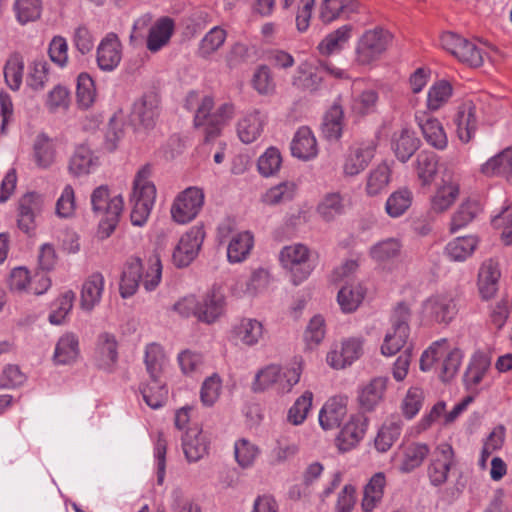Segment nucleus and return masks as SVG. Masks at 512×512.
<instances>
[{"label":"nucleus","mask_w":512,"mask_h":512,"mask_svg":"<svg viewBox=\"0 0 512 512\" xmlns=\"http://www.w3.org/2000/svg\"><path fill=\"white\" fill-rule=\"evenodd\" d=\"M143 264L139 258H133L127 262L120 280V294L123 298L131 297L139 287L140 281L146 291H153L160 283L162 265L158 255H152L148 259V270L145 276L142 274Z\"/></svg>","instance_id":"1"},{"label":"nucleus","mask_w":512,"mask_h":512,"mask_svg":"<svg viewBox=\"0 0 512 512\" xmlns=\"http://www.w3.org/2000/svg\"><path fill=\"white\" fill-rule=\"evenodd\" d=\"M92 211L103 218L99 222V235L101 238L109 237L115 230L123 211V198L121 195L110 197L109 189L101 185L91 194Z\"/></svg>","instance_id":"2"},{"label":"nucleus","mask_w":512,"mask_h":512,"mask_svg":"<svg viewBox=\"0 0 512 512\" xmlns=\"http://www.w3.org/2000/svg\"><path fill=\"white\" fill-rule=\"evenodd\" d=\"M213 106L214 101L212 97H203L194 117L195 127H203L206 142L216 138L220 134L222 127L234 116V106L230 103L222 104L214 113H211Z\"/></svg>","instance_id":"3"},{"label":"nucleus","mask_w":512,"mask_h":512,"mask_svg":"<svg viewBox=\"0 0 512 512\" xmlns=\"http://www.w3.org/2000/svg\"><path fill=\"white\" fill-rule=\"evenodd\" d=\"M447 343L446 339L435 341L423 352L420 359V369L428 371L435 361L444 357L440 372V378L443 382L450 381L456 375L463 358V353L457 348L448 351Z\"/></svg>","instance_id":"4"},{"label":"nucleus","mask_w":512,"mask_h":512,"mask_svg":"<svg viewBox=\"0 0 512 512\" xmlns=\"http://www.w3.org/2000/svg\"><path fill=\"white\" fill-rule=\"evenodd\" d=\"M410 310L404 303H399L391 317L392 326L386 333L381 353L385 356H393L404 347L409 337Z\"/></svg>","instance_id":"5"},{"label":"nucleus","mask_w":512,"mask_h":512,"mask_svg":"<svg viewBox=\"0 0 512 512\" xmlns=\"http://www.w3.org/2000/svg\"><path fill=\"white\" fill-rule=\"evenodd\" d=\"M440 40L442 47L460 62L474 68L483 64V50L475 43L453 32L443 33Z\"/></svg>","instance_id":"6"},{"label":"nucleus","mask_w":512,"mask_h":512,"mask_svg":"<svg viewBox=\"0 0 512 512\" xmlns=\"http://www.w3.org/2000/svg\"><path fill=\"white\" fill-rule=\"evenodd\" d=\"M280 261L290 271L295 285L304 281L313 269L309 262V250L302 244L284 247L280 252Z\"/></svg>","instance_id":"7"},{"label":"nucleus","mask_w":512,"mask_h":512,"mask_svg":"<svg viewBox=\"0 0 512 512\" xmlns=\"http://www.w3.org/2000/svg\"><path fill=\"white\" fill-rule=\"evenodd\" d=\"M391 39V34L382 28L366 31L356 48L357 61L363 65L370 64L387 49Z\"/></svg>","instance_id":"8"},{"label":"nucleus","mask_w":512,"mask_h":512,"mask_svg":"<svg viewBox=\"0 0 512 512\" xmlns=\"http://www.w3.org/2000/svg\"><path fill=\"white\" fill-rule=\"evenodd\" d=\"M204 194L197 187H189L182 191L174 200L171 215L175 222L186 224L192 221L201 210Z\"/></svg>","instance_id":"9"},{"label":"nucleus","mask_w":512,"mask_h":512,"mask_svg":"<svg viewBox=\"0 0 512 512\" xmlns=\"http://www.w3.org/2000/svg\"><path fill=\"white\" fill-rule=\"evenodd\" d=\"M204 237L205 232L201 227H192L185 233L173 251L172 260L175 266H188L198 255Z\"/></svg>","instance_id":"10"},{"label":"nucleus","mask_w":512,"mask_h":512,"mask_svg":"<svg viewBox=\"0 0 512 512\" xmlns=\"http://www.w3.org/2000/svg\"><path fill=\"white\" fill-rule=\"evenodd\" d=\"M423 313L430 321L447 324L457 314L455 300L449 294L433 295L424 302Z\"/></svg>","instance_id":"11"},{"label":"nucleus","mask_w":512,"mask_h":512,"mask_svg":"<svg viewBox=\"0 0 512 512\" xmlns=\"http://www.w3.org/2000/svg\"><path fill=\"white\" fill-rule=\"evenodd\" d=\"M454 465V451L450 444H439L428 467V476L434 486L442 485L448 478V472Z\"/></svg>","instance_id":"12"},{"label":"nucleus","mask_w":512,"mask_h":512,"mask_svg":"<svg viewBox=\"0 0 512 512\" xmlns=\"http://www.w3.org/2000/svg\"><path fill=\"white\" fill-rule=\"evenodd\" d=\"M364 339L349 337L342 341L340 349L332 350L327 355V363L335 369L350 366L363 354Z\"/></svg>","instance_id":"13"},{"label":"nucleus","mask_w":512,"mask_h":512,"mask_svg":"<svg viewBox=\"0 0 512 512\" xmlns=\"http://www.w3.org/2000/svg\"><path fill=\"white\" fill-rule=\"evenodd\" d=\"M122 59V45L115 33H108L99 43L96 61L102 71L115 70Z\"/></svg>","instance_id":"14"},{"label":"nucleus","mask_w":512,"mask_h":512,"mask_svg":"<svg viewBox=\"0 0 512 512\" xmlns=\"http://www.w3.org/2000/svg\"><path fill=\"white\" fill-rule=\"evenodd\" d=\"M376 152V144L373 141L361 143L351 147L345 157L343 173L353 177L366 169Z\"/></svg>","instance_id":"15"},{"label":"nucleus","mask_w":512,"mask_h":512,"mask_svg":"<svg viewBox=\"0 0 512 512\" xmlns=\"http://www.w3.org/2000/svg\"><path fill=\"white\" fill-rule=\"evenodd\" d=\"M43 207V197L36 192L23 195L18 205V227L25 233L35 228V218Z\"/></svg>","instance_id":"16"},{"label":"nucleus","mask_w":512,"mask_h":512,"mask_svg":"<svg viewBox=\"0 0 512 512\" xmlns=\"http://www.w3.org/2000/svg\"><path fill=\"white\" fill-rule=\"evenodd\" d=\"M159 116V99L154 93L143 95L133 104L132 121L145 129L154 127Z\"/></svg>","instance_id":"17"},{"label":"nucleus","mask_w":512,"mask_h":512,"mask_svg":"<svg viewBox=\"0 0 512 512\" xmlns=\"http://www.w3.org/2000/svg\"><path fill=\"white\" fill-rule=\"evenodd\" d=\"M117 346L116 337L113 334L108 332L99 334L94 353L97 367L108 372L113 371L118 360Z\"/></svg>","instance_id":"18"},{"label":"nucleus","mask_w":512,"mask_h":512,"mask_svg":"<svg viewBox=\"0 0 512 512\" xmlns=\"http://www.w3.org/2000/svg\"><path fill=\"white\" fill-rule=\"evenodd\" d=\"M347 414V398H330L319 412V423L324 430L339 428Z\"/></svg>","instance_id":"19"},{"label":"nucleus","mask_w":512,"mask_h":512,"mask_svg":"<svg viewBox=\"0 0 512 512\" xmlns=\"http://www.w3.org/2000/svg\"><path fill=\"white\" fill-rule=\"evenodd\" d=\"M209 439L198 427L189 428L182 437V448L189 462L202 459L209 449Z\"/></svg>","instance_id":"20"},{"label":"nucleus","mask_w":512,"mask_h":512,"mask_svg":"<svg viewBox=\"0 0 512 512\" xmlns=\"http://www.w3.org/2000/svg\"><path fill=\"white\" fill-rule=\"evenodd\" d=\"M156 198V187L146 186L144 192H133L131 202V222L135 226H143L151 212Z\"/></svg>","instance_id":"21"},{"label":"nucleus","mask_w":512,"mask_h":512,"mask_svg":"<svg viewBox=\"0 0 512 512\" xmlns=\"http://www.w3.org/2000/svg\"><path fill=\"white\" fill-rule=\"evenodd\" d=\"M388 378L375 377L363 385L358 392V402L364 411L371 412L382 402Z\"/></svg>","instance_id":"22"},{"label":"nucleus","mask_w":512,"mask_h":512,"mask_svg":"<svg viewBox=\"0 0 512 512\" xmlns=\"http://www.w3.org/2000/svg\"><path fill=\"white\" fill-rule=\"evenodd\" d=\"M476 107L471 101L462 103L457 110L454 123L458 138L463 143H468L477 130Z\"/></svg>","instance_id":"23"},{"label":"nucleus","mask_w":512,"mask_h":512,"mask_svg":"<svg viewBox=\"0 0 512 512\" xmlns=\"http://www.w3.org/2000/svg\"><path fill=\"white\" fill-rule=\"evenodd\" d=\"M266 124V116L258 110L244 115L237 124L239 139L246 144L257 140L263 132Z\"/></svg>","instance_id":"24"},{"label":"nucleus","mask_w":512,"mask_h":512,"mask_svg":"<svg viewBox=\"0 0 512 512\" xmlns=\"http://www.w3.org/2000/svg\"><path fill=\"white\" fill-rule=\"evenodd\" d=\"M366 426L367 420L362 415L351 416L337 437L339 449L347 451L354 447L363 438Z\"/></svg>","instance_id":"25"},{"label":"nucleus","mask_w":512,"mask_h":512,"mask_svg":"<svg viewBox=\"0 0 512 512\" xmlns=\"http://www.w3.org/2000/svg\"><path fill=\"white\" fill-rule=\"evenodd\" d=\"M500 276L498 264L493 260L489 259L481 265L478 274V288L483 299L488 300L496 294Z\"/></svg>","instance_id":"26"},{"label":"nucleus","mask_w":512,"mask_h":512,"mask_svg":"<svg viewBox=\"0 0 512 512\" xmlns=\"http://www.w3.org/2000/svg\"><path fill=\"white\" fill-rule=\"evenodd\" d=\"M174 31V22L169 17L158 19L150 28L146 46L150 52H157L168 44Z\"/></svg>","instance_id":"27"},{"label":"nucleus","mask_w":512,"mask_h":512,"mask_svg":"<svg viewBox=\"0 0 512 512\" xmlns=\"http://www.w3.org/2000/svg\"><path fill=\"white\" fill-rule=\"evenodd\" d=\"M291 153L294 157L309 160L317 155V143L312 131L306 127H300L291 142Z\"/></svg>","instance_id":"28"},{"label":"nucleus","mask_w":512,"mask_h":512,"mask_svg":"<svg viewBox=\"0 0 512 512\" xmlns=\"http://www.w3.org/2000/svg\"><path fill=\"white\" fill-rule=\"evenodd\" d=\"M224 296L219 292H211L198 301L197 318L199 321L214 323L224 312Z\"/></svg>","instance_id":"29"},{"label":"nucleus","mask_w":512,"mask_h":512,"mask_svg":"<svg viewBox=\"0 0 512 512\" xmlns=\"http://www.w3.org/2000/svg\"><path fill=\"white\" fill-rule=\"evenodd\" d=\"M416 121L428 144L440 150L447 146L448 140L446 133L437 119L422 114L416 115Z\"/></svg>","instance_id":"30"},{"label":"nucleus","mask_w":512,"mask_h":512,"mask_svg":"<svg viewBox=\"0 0 512 512\" xmlns=\"http://www.w3.org/2000/svg\"><path fill=\"white\" fill-rule=\"evenodd\" d=\"M140 392L145 403L152 409L162 407L168 396V389L162 376L149 377V380L141 385Z\"/></svg>","instance_id":"31"},{"label":"nucleus","mask_w":512,"mask_h":512,"mask_svg":"<svg viewBox=\"0 0 512 512\" xmlns=\"http://www.w3.org/2000/svg\"><path fill=\"white\" fill-rule=\"evenodd\" d=\"M486 176H502L512 181V147H508L491 157L481 166Z\"/></svg>","instance_id":"32"},{"label":"nucleus","mask_w":512,"mask_h":512,"mask_svg":"<svg viewBox=\"0 0 512 512\" xmlns=\"http://www.w3.org/2000/svg\"><path fill=\"white\" fill-rule=\"evenodd\" d=\"M254 244L249 231H240L232 235L227 245V259L230 263H240L249 255Z\"/></svg>","instance_id":"33"},{"label":"nucleus","mask_w":512,"mask_h":512,"mask_svg":"<svg viewBox=\"0 0 512 512\" xmlns=\"http://www.w3.org/2000/svg\"><path fill=\"white\" fill-rule=\"evenodd\" d=\"M104 290V277L100 273L92 274L82 285L81 308L91 311L99 304Z\"/></svg>","instance_id":"34"},{"label":"nucleus","mask_w":512,"mask_h":512,"mask_svg":"<svg viewBox=\"0 0 512 512\" xmlns=\"http://www.w3.org/2000/svg\"><path fill=\"white\" fill-rule=\"evenodd\" d=\"M419 147V139L408 129L396 132L392 138V149L398 160L406 162Z\"/></svg>","instance_id":"35"},{"label":"nucleus","mask_w":512,"mask_h":512,"mask_svg":"<svg viewBox=\"0 0 512 512\" xmlns=\"http://www.w3.org/2000/svg\"><path fill=\"white\" fill-rule=\"evenodd\" d=\"M79 353L78 337L74 333H66L59 338L53 358L56 364L66 365L73 363Z\"/></svg>","instance_id":"36"},{"label":"nucleus","mask_w":512,"mask_h":512,"mask_svg":"<svg viewBox=\"0 0 512 512\" xmlns=\"http://www.w3.org/2000/svg\"><path fill=\"white\" fill-rule=\"evenodd\" d=\"M490 367L489 358L482 352H476L464 373V383L468 390H474L482 381Z\"/></svg>","instance_id":"37"},{"label":"nucleus","mask_w":512,"mask_h":512,"mask_svg":"<svg viewBox=\"0 0 512 512\" xmlns=\"http://www.w3.org/2000/svg\"><path fill=\"white\" fill-rule=\"evenodd\" d=\"M97 157L87 145H79L76 147L69 162V171L74 176L86 175L98 165Z\"/></svg>","instance_id":"38"},{"label":"nucleus","mask_w":512,"mask_h":512,"mask_svg":"<svg viewBox=\"0 0 512 512\" xmlns=\"http://www.w3.org/2000/svg\"><path fill=\"white\" fill-rule=\"evenodd\" d=\"M345 211L346 203L339 192L327 193L317 205V213L326 222L335 220L343 215Z\"/></svg>","instance_id":"39"},{"label":"nucleus","mask_w":512,"mask_h":512,"mask_svg":"<svg viewBox=\"0 0 512 512\" xmlns=\"http://www.w3.org/2000/svg\"><path fill=\"white\" fill-rule=\"evenodd\" d=\"M403 422L400 418L386 421L375 438V447L379 452L388 451L401 435Z\"/></svg>","instance_id":"40"},{"label":"nucleus","mask_w":512,"mask_h":512,"mask_svg":"<svg viewBox=\"0 0 512 512\" xmlns=\"http://www.w3.org/2000/svg\"><path fill=\"white\" fill-rule=\"evenodd\" d=\"M357 7L355 0H339V5H334L333 0H322L320 17L327 23L340 17L349 18L357 11Z\"/></svg>","instance_id":"41"},{"label":"nucleus","mask_w":512,"mask_h":512,"mask_svg":"<svg viewBox=\"0 0 512 512\" xmlns=\"http://www.w3.org/2000/svg\"><path fill=\"white\" fill-rule=\"evenodd\" d=\"M477 244L475 236L457 237L446 245L445 253L450 260L462 262L473 254Z\"/></svg>","instance_id":"42"},{"label":"nucleus","mask_w":512,"mask_h":512,"mask_svg":"<svg viewBox=\"0 0 512 512\" xmlns=\"http://www.w3.org/2000/svg\"><path fill=\"white\" fill-rule=\"evenodd\" d=\"M235 335L244 345H256L263 337L264 328L260 321L251 318L242 319L234 328Z\"/></svg>","instance_id":"43"},{"label":"nucleus","mask_w":512,"mask_h":512,"mask_svg":"<svg viewBox=\"0 0 512 512\" xmlns=\"http://www.w3.org/2000/svg\"><path fill=\"white\" fill-rule=\"evenodd\" d=\"M363 298L364 289L359 283H345L337 295V301L345 313L355 311Z\"/></svg>","instance_id":"44"},{"label":"nucleus","mask_w":512,"mask_h":512,"mask_svg":"<svg viewBox=\"0 0 512 512\" xmlns=\"http://www.w3.org/2000/svg\"><path fill=\"white\" fill-rule=\"evenodd\" d=\"M430 448L425 443H411L404 449L403 459L400 465V471L409 473L421 466L424 459L428 456Z\"/></svg>","instance_id":"45"},{"label":"nucleus","mask_w":512,"mask_h":512,"mask_svg":"<svg viewBox=\"0 0 512 512\" xmlns=\"http://www.w3.org/2000/svg\"><path fill=\"white\" fill-rule=\"evenodd\" d=\"M351 25H344L328 34L318 45L322 55H331L340 51L351 37Z\"/></svg>","instance_id":"46"},{"label":"nucleus","mask_w":512,"mask_h":512,"mask_svg":"<svg viewBox=\"0 0 512 512\" xmlns=\"http://www.w3.org/2000/svg\"><path fill=\"white\" fill-rule=\"evenodd\" d=\"M480 212V205L476 200L468 199L461 203L457 211L452 215L450 232L456 233L467 226Z\"/></svg>","instance_id":"47"},{"label":"nucleus","mask_w":512,"mask_h":512,"mask_svg":"<svg viewBox=\"0 0 512 512\" xmlns=\"http://www.w3.org/2000/svg\"><path fill=\"white\" fill-rule=\"evenodd\" d=\"M438 167L437 156L433 152L421 151L416 158V173L422 185H429L434 180Z\"/></svg>","instance_id":"48"},{"label":"nucleus","mask_w":512,"mask_h":512,"mask_svg":"<svg viewBox=\"0 0 512 512\" xmlns=\"http://www.w3.org/2000/svg\"><path fill=\"white\" fill-rule=\"evenodd\" d=\"M413 200L412 192L407 188L394 191L386 200L385 210L392 218L402 216L411 206Z\"/></svg>","instance_id":"49"},{"label":"nucleus","mask_w":512,"mask_h":512,"mask_svg":"<svg viewBox=\"0 0 512 512\" xmlns=\"http://www.w3.org/2000/svg\"><path fill=\"white\" fill-rule=\"evenodd\" d=\"M323 81L320 70L308 68L307 66H299L297 74L293 78V85L303 91H317Z\"/></svg>","instance_id":"50"},{"label":"nucleus","mask_w":512,"mask_h":512,"mask_svg":"<svg viewBox=\"0 0 512 512\" xmlns=\"http://www.w3.org/2000/svg\"><path fill=\"white\" fill-rule=\"evenodd\" d=\"M400 251V242L395 238H388L373 245L369 254L374 261L384 264L398 257Z\"/></svg>","instance_id":"51"},{"label":"nucleus","mask_w":512,"mask_h":512,"mask_svg":"<svg viewBox=\"0 0 512 512\" xmlns=\"http://www.w3.org/2000/svg\"><path fill=\"white\" fill-rule=\"evenodd\" d=\"M459 196V186L448 183L437 189L431 199V208L434 212L442 213L448 210Z\"/></svg>","instance_id":"52"},{"label":"nucleus","mask_w":512,"mask_h":512,"mask_svg":"<svg viewBox=\"0 0 512 512\" xmlns=\"http://www.w3.org/2000/svg\"><path fill=\"white\" fill-rule=\"evenodd\" d=\"M384 485L385 476L383 473H376L372 476L369 483L364 488L362 507L365 512H371L376 503L380 501L383 495Z\"/></svg>","instance_id":"53"},{"label":"nucleus","mask_w":512,"mask_h":512,"mask_svg":"<svg viewBox=\"0 0 512 512\" xmlns=\"http://www.w3.org/2000/svg\"><path fill=\"white\" fill-rule=\"evenodd\" d=\"M391 171L386 163H381L372 169L368 175L366 192L370 196L381 193L389 184Z\"/></svg>","instance_id":"54"},{"label":"nucleus","mask_w":512,"mask_h":512,"mask_svg":"<svg viewBox=\"0 0 512 512\" xmlns=\"http://www.w3.org/2000/svg\"><path fill=\"white\" fill-rule=\"evenodd\" d=\"M279 374L280 377H277L274 390L280 395L290 393L300 380L302 374L301 364L295 363L291 367L285 368L279 366Z\"/></svg>","instance_id":"55"},{"label":"nucleus","mask_w":512,"mask_h":512,"mask_svg":"<svg viewBox=\"0 0 512 512\" xmlns=\"http://www.w3.org/2000/svg\"><path fill=\"white\" fill-rule=\"evenodd\" d=\"M343 110L341 106L334 104L324 117L322 131L329 140H338L342 135Z\"/></svg>","instance_id":"56"},{"label":"nucleus","mask_w":512,"mask_h":512,"mask_svg":"<svg viewBox=\"0 0 512 512\" xmlns=\"http://www.w3.org/2000/svg\"><path fill=\"white\" fill-rule=\"evenodd\" d=\"M312 400L313 393L311 391H305L289 408L287 413V421L296 426L302 424L307 418L308 412L311 409Z\"/></svg>","instance_id":"57"},{"label":"nucleus","mask_w":512,"mask_h":512,"mask_svg":"<svg viewBox=\"0 0 512 512\" xmlns=\"http://www.w3.org/2000/svg\"><path fill=\"white\" fill-rule=\"evenodd\" d=\"M24 62L21 55L15 53L10 56L4 67V77L7 85L14 91L18 90L22 83Z\"/></svg>","instance_id":"58"},{"label":"nucleus","mask_w":512,"mask_h":512,"mask_svg":"<svg viewBox=\"0 0 512 512\" xmlns=\"http://www.w3.org/2000/svg\"><path fill=\"white\" fill-rule=\"evenodd\" d=\"M55 152L52 141L45 135L40 134L34 142V158L36 164L41 168H47L54 162Z\"/></svg>","instance_id":"59"},{"label":"nucleus","mask_w":512,"mask_h":512,"mask_svg":"<svg viewBox=\"0 0 512 512\" xmlns=\"http://www.w3.org/2000/svg\"><path fill=\"white\" fill-rule=\"evenodd\" d=\"M225 39L226 31L219 26L213 27L200 41L199 55L204 58L210 56L223 45Z\"/></svg>","instance_id":"60"},{"label":"nucleus","mask_w":512,"mask_h":512,"mask_svg":"<svg viewBox=\"0 0 512 512\" xmlns=\"http://www.w3.org/2000/svg\"><path fill=\"white\" fill-rule=\"evenodd\" d=\"M76 97L79 106L85 109L89 108L95 100V84L86 73H81L77 78Z\"/></svg>","instance_id":"61"},{"label":"nucleus","mask_w":512,"mask_h":512,"mask_svg":"<svg viewBox=\"0 0 512 512\" xmlns=\"http://www.w3.org/2000/svg\"><path fill=\"white\" fill-rule=\"evenodd\" d=\"M144 360L149 377L162 376L165 355L159 344L151 343L147 345Z\"/></svg>","instance_id":"62"},{"label":"nucleus","mask_w":512,"mask_h":512,"mask_svg":"<svg viewBox=\"0 0 512 512\" xmlns=\"http://www.w3.org/2000/svg\"><path fill=\"white\" fill-rule=\"evenodd\" d=\"M282 158L278 149L268 148L258 159L259 173L264 177L274 176L281 167Z\"/></svg>","instance_id":"63"},{"label":"nucleus","mask_w":512,"mask_h":512,"mask_svg":"<svg viewBox=\"0 0 512 512\" xmlns=\"http://www.w3.org/2000/svg\"><path fill=\"white\" fill-rule=\"evenodd\" d=\"M452 95V87L446 81L435 83L428 91L427 108L430 111L440 109Z\"/></svg>","instance_id":"64"}]
</instances>
